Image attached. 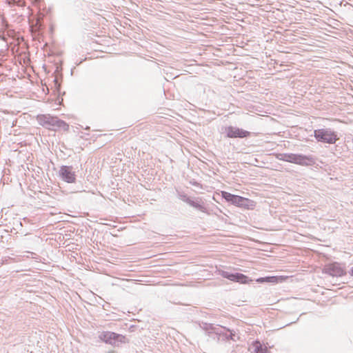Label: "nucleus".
<instances>
[{
	"label": "nucleus",
	"mask_w": 353,
	"mask_h": 353,
	"mask_svg": "<svg viewBox=\"0 0 353 353\" xmlns=\"http://www.w3.org/2000/svg\"><path fill=\"white\" fill-rule=\"evenodd\" d=\"M276 158L279 161L289 162L301 166L314 165L316 162V159L313 155H305L303 154L279 153L276 155Z\"/></svg>",
	"instance_id": "nucleus-1"
},
{
	"label": "nucleus",
	"mask_w": 353,
	"mask_h": 353,
	"mask_svg": "<svg viewBox=\"0 0 353 353\" xmlns=\"http://www.w3.org/2000/svg\"><path fill=\"white\" fill-rule=\"evenodd\" d=\"M37 120L39 125L50 130L62 129L64 131H68L69 129V125L57 117L50 114H39L37 117Z\"/></svg>",
	"instance_id": "nucleus-2"
},
{
	"label": "nucleus",
	"mask_w": 353,
	"mask_h": 353,
	"mask_svg": "<svg viewBox=\"0 0 353 353\" xmlns=\"http://www.w3.org/2000/svg\"><path fill=\"white\" fill-rule=\"evenodd\" d=\"M221 196L227 202L237 207L250 210L253 209L256 205L255 202L251 199L239 195L232 194L225 191L221 192Z\"/></svg>",
	"instance_id": "nucleus-3"
},
{
	"label": "nucleus",
	"mask_w": 353,
	"mask_h": 353,
	"mask_svg": "<svg viewBox=\"0 0 353 353\" xmlns=\"http://www.w3.org/2000/svg\"><path fill=\"white\" fill-rule=\"evenodd\" d=\"M314 136L317 141L329 144H334L339 139L336 132L330 128L315 130Z\"/></svg>",
	"instance_id": "nucleus-4"
},
{
	"label": "nucleus",
	"mask_w": 353,
	"mask_h": 353,
	"mask_svg": "<svg viewBox=\"0 0 353 353\" xmlns=\"http://www.w3.org/2000/svg\"><path fill=\"white\" fill-rule=\"evenodd\" d=\"M99 339L101 341L114 347L119 346L121 343H126L128 342V339L125 336L110 331L101 332L99 334Z\"/></svg>",
	"instance_id": "nucleus-5"
},
{
	"label": "nucleus",
	"mask_w": 353,
	"mask_h": 353,
	"mask_svg": "<svg viewBox=\"0 0 353 353\" xmlns=\"http://www.w3.org/2000/svg\"><path fill=\"white\" fill-rule=\"evenodd\" d=\"M323 273L332 277H341L346 275L345 264L338 262H332L324 265Z\"/></svg>",
	"instance_id": "nucleus-6"
},
{
	"label": "nucleus",
	"mask_w": 353,
	"mask_h": 353,
	"mask_svg": "<svg viewBox=\"0 0 353 353\" xmlns=\"http://www.w3.org/2000/svg\"><path fill=\"white\" fill-rule=\"evenodd\" d=\"M219 274L225 279L241 284L250 283L253 281L252 279H250L248 276L239 272H231L225 270H220Z\"/></svg>",
	"instance_id": "nucleus-7"
},
{
	"label": "nucleus",
	"mask_w": 353,
	"mask_h": 353,
	"mask_svg": "<svg viewBox=\"0 0 353 353\" xmlns=\"http://www.w3.org/2000/svg\"><path fill=\"white\" fill-rule=\"evenodd\" d=\"M60 178L68 183H74L76 181L75 172L73 171L72 166L62 165L59 171Z\"/></svg>",
	"instance_id": "nucleus-8"
},
{
	"label": "nucleus",
	"mask_w": 353,
	"mask_h": 353,
	"mask_svg": "<svg viewBox=\"0 0 353 353\" xmlns=\"http://www.w3.org/2000/svg\"><path fill=\"white\" fill-rule=\"evenodd\" d=\"M225 132L227 134V137L229 138L243 139L248 137L250 135V132L232 125L225 128Z\"/></svg>",
	"instance_id": "nucleus-9"
},
{
	"label": "nucleus",
	"mask_w": 353,
	"mask_h": 353,
	"mask_svg": "<svg viewBox=\"0 0 353 353\" xmlns=\"http://www.w3.org/2000/svg\"><path fill=\"white\" fill-rule=\"evenodd\" d=\"M253 351L252 353H270L268 347L261 344L259 341H255L252 343Z\"/></svg>",
	"instance_id": "nucleus-10"
},
{
	"label": "nucleus",
	"mask_w": 353,
	"mask_h": 353,
	"mask_svg": "<svg viewBox=\"0 0 353 353\" xmlns=\"http://www.w3.org/2000/svg\"><path fill=\"white\" fill-rule=\"evenodd\" d=\"M201 327L203 330L208 331L209 332H213L216 334H221V332L219 331L220 328L214 327L213 324L203 323Z\"/></svg>",
	"instance_id": "nucleus-11"
},
{
	"label": "nucleus",
	"mask_w": 353,
	"mask_h": 353,
	"mask_svg": "<svg viewBox=\"0 0 353 353\" xmlns=\"http://www.w3.org/2000/svg\"><path fill=\"white\" fill-rule=\"evenodd\" d=\"M188 204H189L190 206H192L203 212H206V208L198 201H195L190 199V201H189V203Z\"/></svg>",
	"instance_id": "nucleus-12"
},
{
	"label": "nucleus",
	"mask_w": 353,
	"mask_h": 353,
	"mask_svg": "<svg viewBox=\"0 0 353 353\" xmlns=\"http://www.w3.org/2000/svg\"><path fill=\"white\" fill-rule=\"evenodd\" d=\"M177 197L181 199V201L185 202L186 203H188L189 201H190V198L183 192H177Z\"/></svg>",
	"instance_id": "nucleus-13"
},
{
	"label": "nucleus",
	"mask_w": 353,
	"mask_h": 353,
	"mask_svg": "<svg viewBox=\"0 0 353 353\" xmlns=\"http://www.w3.org/2000/svg\"><path fill=\"white\" fill-rule=\"evenodd\" d=\"M280 280V277L277 276H266V283H276Z\"/></svg>",
	"instance_id": "nucleus-14"
},
{
	"label": "nucleus",
	"mask_w": 353,
	"mask_h": 353,
	"mask_svg": "<svg viewBox=\"0 0 353 353\" xmlns=\"http://www.w3.org/2000/svg\"><path fill=\"white\" fill-rule=\"evenodd\" d=\"M256 281L257 283H265L266 282V276L265 277H260V278H258Z\"/></svg>",
	"instance_id": "nucleus-15"
},
{
	"label": "nucleus",
	"mask_w": 353,
	"mask_h": 353,
	"mask_svg": "<svg viewBox=\"0 0 353 353\" xmlns=\"http://www.w3.org/2000/svg\"><path fill=\"white\" fill-rule=\"evenodd\" d=\"M234 334L232 332H230V335L228 336H226V338L231 339V340H234Z\"/></svg>",
	"instance_id": "nucleus-16"
},
{
	"label": "nucleus",
	"mask_w": 353,
	"mask_h": 353,
	"mask_svg": "<svg viewBox=\"0 0 353 353\" xmlns=\"http://www.w3.org/2000/svg\"><path fill=\"white\" fill-rule=\"evenodd\" d=\"M349 274L351 276H353V267L349 271Z\"/></svg>",
	"instance_id": "nucleus-17"
},
{
	"label": "nucleus",
	"mask_w": 353,
	"mask_h": 353,
	"mask_svg": "<svg viewBox=\"0 0 353 353\" xmlns=\"http://www.w3.org/2000/svg\"><path fill=\"white\" fill-rule=\"evenodd\" d=\"M170 90H165V89H163V92H164V94L165 97H167V92H168Z\"/></svg>",
	"instance_id": "nucleus-18"
},
{
	"label": "nucleus",
	"mask_w": 353,
	"mask_h": 353,
	"mask_svg": "<svg viewBox=\"0 0 353 353\" xmlns=\"http://www.w3.org/2000/svg\"><path fill=\"white\" fill-rule=\"evenodd\" d=\"M28 252V253H30V254H31L32 258H34V255H36V254H35V253H34V252Z\"/></svg>",
	"instance_id": "nucleus-19"
},
{
	"label": "nucleus",
	"mask_w": 353,
	"mask_h": 353,
	"mask_svg": "<svg viewBox=\"0 0 353 353\" xmlns=\"http://www.w3.org/2000/svg\"><path fill=\"white\" fill-rule=\"evenodd\" d=\"M55 90H57V91L58 92V94H61V92H60L61 90H59V89L54 90V91H55Z\"/></svg>",
	"instance_id": "nucleus-20"
},
{
	"label": "nucleus",
	"mask_w": 353,
	"mask_h": 353,
	"mask_svg": "<svg viewBox=\"0 0 353 353\" xmlns=\"http://www.w3.org/2000/svg\"><path fill=\"white\" fill-rule=\"evenodd\" d=\"M108 353H114V352L113 351H110Z\"/></svg>",
	"instance_id": "nucleus-21"
}]
</instances>
